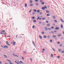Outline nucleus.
Returning a JSON list of instances; mask_svg holds the SVG:
<instances>
[{
    "label": "nucleus",
    "mask_w": 64,
    "mask_h": 64,
    "mask_svg": "<svg viewBox=\"0 0 64 64\" xmlns=\"http://www.w3.org/2000/svg\"><path fill=\"white\" fill-rule=\"evenodd\" d=\"M4 57L6 58H8L7 56H6V55H4Z\"/></svg>",
    "instance_id": "obj_1"
},
{
    "label": "nucleus",
    "mask_w": 64,
    "mask_h": 64,
    "mask_svg": "<svg viewBox=\"0 0 64 64\" xmlns=\"http://www.w3.org/2000/svg\"><path fill=\"white\" fill-rule=\"evenodd\" d=\"M55 29L56 30H58V29H59V28L58 27H57L55 28Z\"/></svg>",
    "instance_id": "obj_2"
},
{
    "label": "nucleus",
    "mask_w": 64,
    "mask_h": 64,
    "mask_svg": "<svg viewBox=\"0 0 64 64\" xmlns=\"http://www.w3.org/2000/svg\"><path fill=\"white\" fill-rule=\"evenodd\" d=\"M58 36L59 37H60V36H61V34H59L58 35Z\"/></svg>",
    "instance_id": "obj_3"
},
{
    "label": "nucleus",
    "mask_w": 64,
    "mask_h": 64,
    "mask_svg": "<svg viewBox=\"0 0 64 64\" xmlns=\"http://www.w3.org/2000/svg\"><path fill=\"white\" fill-rule=\"evenodd\" d=\"M37 17H38V18H37V20H39V18H40V17H39V16H37Z\"/></svg>",
    "instance_id": "obj_4"
},
{
    "label": "nucleus",
    "mask_w": 64,
    "mask_h": 64,
    "mask_svg": "<svg viewBox=\"0 0 64 64\" xmlns=\"http://www.w3.org/2000/svg\"><path fill=\"white\" fill-rule=\"evenodd\" d=\"M39 37H40V39H42V37L40 35L39 36Z\"/></svg>",
    "instance_id": "obj_5"
},
{
    "label": "nucleus",
    "mask_w": 64,
    "mask_h": 64,
    "mask_svg": "<svg viewBox=\"0 0 64 64\" xmlns=\"http://www.w3.org/2000/svg\"><path fill=\"white\" fill-rule=\"evenodd\" d=\"M44 29L46 31H47V28L46 27L44 28Z\"/></svg>",
    "instance_id": "obj_6"
},
{
    "label": "nucleus",
    "mask_w": 64,
    "mask_h": 64,
    "mask_svg": "<svg viewBox=\"0 0 64 64\" xmlns=\"http://www.w3.org/2000/svg\"><path fill=\"white\" fill-rule=\"evenodd\" d=\"M19 63H21L22 64H23V62L21 60H20Z\"/></svg>",
    "instance_id": "obj_7"
},
{
    "label": "nucleus",
    "mask_w": 64,
    "mask_h": 64,
    "mask_svg": "<svg viewBox=\"0 0 64 64\" xmlns=\"http://www.w3.org/2000/svg\"><path fill=\"white\" fill-rule=\"evenodd\" d=\"M60 27L62 28V29H63V25H62V24H61L60 26Z\"/></svg>",
    "instance_id": "obj_8"
},
{
    "label": "nucleus",
    "mask_w": 64,
    "mask_h": 64,
    "mask_svg": "<svg viewBox=\"0 0 64 64\" xmlns=\"http://www.w3.org/2000/svg\"><path fill=\"white\" fill-rule=\"evenodd\" d=\"M52 18L53 19H55V18H56V17H55V16H52Z\"/></svg>",
    "instance_id": "obj_9"
},
{
    "label": "nucleus",
    "mask_w": 64,
    "mask_h": 64,
    "mask_svg": "<svg viewBox=\"0 0 64 64\" xmlns=\"http://www.w3.org/2000/svg\"><path fill=\"white\" fill-rule=\"evenodd\" d=\"M52 37H53V38H56L57 37V36H53Z\"/></svg>",
    "instance_id": "obj_10"
},
{
    "label": "nucleus",
    "mask_w": 64,
    "mask_h": 64,
    "mask_svg": "<svg viewBox=\"0 0 64 64\" xmlns=\"http://www.w3.org/2000/svg\"><path fill=\"white\" fill-rule=\"evenodd\" d=\"M46 12L47 13H49V11L47 10H46Z\"/></svg>",
    "instance_id": "obj_11"
},
{
    "label": "nucleus",
    "mask_w": 64,
    "mask_h": 64,
    "mask_svg": "<svg viewBox=\"0 0 64 64\" xmlns=\"http://www.w3.org/2000/svg\"><path fill=\"white\" fill-rule=\"evenodd\" d=\"M61 49H59L58 50L59 52H61Z\"/></svg>",
    "instance_id": "obj_12"
},
{
    "label": "nucleus",
    "mask_w": 64,
    "mask_h": 64,
    "mask_svg": "<svg viewBox=\"0 0 64 64\" xmlns=\"http://www.w3.org/2000/svg\"><path fill=\"white\" fill-rule=\"evenodd\" d=\"M5 32V31L4 30H3L0 33H2L3 32Z\"/></svg>",
    "instance_id": "obj_13"
},
{
    "label": "nucleus",
    "mask_w": 64,
    "mask_h": 64,
    "mask_svg": "<svg viewBox=\"0 0 64 64\" xmlns=\"http://www.w3.org/2000/svg\"><path fill=\"white\" fill-rule=\"evenodd\" d=\"M25 6L26 7H27V4H25Z\"/></svg>",
    "instance_id": "obj_14"
},
{
    "label": "nucleus",
    "mask_w": 64,
    "mask_h": 64,
    "mask_svg": "<svg viewBox=\"0 0 64 64\" xmlns=\"http://www.w3.org/2000/svg\"><path fill=\"white\" fill-rule=\"evenodd\" d=\"M43 37L44 38H47V36H44Z\"/></svg>",
    "instance_id": "obj_15"
},
{
    "label": "nucleus",
    "mask_w": 64,
    "mask_h": 64,
    "mask_svg": "<svg viewBox=\"0 0 64 64\" xmlns=\"http://www.w3.org/2000/svg\"><path fill=\"white\" fill-rule=\"evenodd\" d=\"M50 24H47V26H48V27H49V26H50Z\"/></svg>",
    "instance_id": "obj_16"
},
{
    "label": "nucleus",
    "mask_w": 64,
    "mask_h": 64,
    "mask_svg": "<svg viewBox=\"0 0 64 64\" xmlns=\"http://www.w3.org/2000/svg\"><path fill=\"white\" fill-rule=\"evenodd\" d=\"M35 5H36L38 6V5H39V4L38 3H36Z\"/></svg>",
    "instance_id": "obj_17"
},
{
    "label": "nucleus",
    "mask_w": 64,
    "mask_h": 64,
    "mask_svg": "<svg viewBox=\"0 0 64 64\" xmlns=\"http://www.w3.org/2000/svg\"><path fill=\"white\" fill-rule=\"evenodd\" d=\"M60 21H62V22H64V21L62 20V19H60Z\"/></svg>",
    "instance_id": "obj_18"
},
{
    "label": "nucleus",
    "mask_w": 64,
    "mask_h": 64,
    "mask_svg": "<svg viewBox=\"0 0 64 64\" xmlns=\"http://www.w3.org/2000/svg\"><path fill=\"white\" fill-rule=\"evenodd\" d=\"M42 10H45V8H44V7H43L42 8Z\"/></svg>",
    "instance_id": "obj_19"
},
{
    "label": "nucleus",
    "mask_w": 64,
    "mask_h": 64,
    "mask_svg": "<svg viewBox=\"0 0 64 64\" xmlns=\"http://www.w3.org/2000/svg\"><path fill=\"white\" fill-rule=\"evenodd\" d=\"M33 4H30V7H31V6H33Z\"/></svg>",
    "instance_id": "obj_20"
},
{
    "label": "nucleus",
    "mask_w": 64,
    "mask_h": 64,
    "mask_svg": "<svg viewBox=\"0 0 64 64\" xmlns=\"http://www.w3.org/2000/svg\"><path fill=\"white\" fill-rule=\"evenodd\" d=\"M33 11L35 12H36L37 11V10H33Z\"/></svg>",
    "instance_id": "obj_21"
},
{
    "label": "nucleus",
    "mask_w": 64,
    "mask_h": 64,
    "mask_svg": "<svg viewBox=\"0 0 64 64\" xmlns=\"http://www.w3.org/2000/svg\"><path fill=\"white\" fill-rule=\"evenodd\" d=\"M48 30H51V28H48Z\"/></svg>",
    "instance_id": "obj_22"
},
{
    "label": "nucleus",
    "mask_w": 64,
    "mask_h": 64,
    "mask_svg": "<svg viewBox=\"0 0 64 64\" xmlns=\"http://www.w3.org/2000/svg\"><path fill=\"white\" fill-rule=\"evenodd\" d=\"M57 58H58V59H59L60 58V56H57Z\"/></svg>",
    "instance_id": "obj_23"
},
{
    "label": "nucleus",
    "mask_w": 64,
    "mask_h": 64,
    "mask_svg": "<svg viewBox=\"0 0 64 64\" xmlns=\"http://www.w3.org/2000/svg\"><path fill=\"white\" fill-rule=\"evenodd\" d=\"M7 61H8V62H11V61L10 60H7Z\"/></svg>",
    "instance_id": "obj_24"
},
{
    "label": "nucleus",
    "mask_w": 64,
    "mask_h": 64,
    "mask_svg": "<svg viewBox=\"0 0 64 64\" xmlns=\"http://www.w3.org/2000/svg\"><path fill=\"white\" fill-rule=\"evenodd\" d=\"M4 47H6L7 48H8V46H5Z\"/></svg>",
    "instance_id": "obj_25"
},
{
    "label": "nucleus",
    "mask_w": 64,
    "mask_h": 64,
    "mask_svg": "<svg viewBox=\"0 0 64 64\" xmlns=\"http://www.w3.org/2000/svg\"><path fill=\"white\" fill-rule=\"evenodd\" d=\"M33 22H36V20H34L33 21Z\"/></svg>",
    "instance_id": "obj_26"
},
{
    "label": "nucleus",
    "mask_w": 64,
    "mask_h": 64,
    "mask_svg": "<svg viewBox=\"0 0 64 64\" xmlns=\"http://www.w3.org/2000/svg\"><path fill=\"white\" fill-rule=\"evenodd\" d=\"M6 44L7 45H9L10 46H11V45H10L7 43H6Z\"/></svg>",
    "instance_id": "obj_27"
},
{
    "label": "nucleus",
    "mask_w": 64,
    "mask_h": 64,
    "mask_svg": "<svg viewBox=\"0 0 64 64\" xmlns=\"http://www.w3.org/2000/svg\"><path fill=\"white\" fill-rule=\"evenodd\" d=\"M30 3H32L33 2L32 0H30Z\"/></svg>",
    "instance_id": "obj_28"
},
{
    "label": "nucleus",
    "mask_w": 64,
    "mask_h": 64,
    "mask_svg": "<svg viewBox=\"0 0 64 64\" xmlns=\"http://www.w3.org/2000/svg\"><path fill=\"white\" fill-rule=\"evenodd\" d=\"M51 57L52 58L53 57V55L52 54H51Z\"/></svg>",
    "instance_id": "obj_29"
},
{
    "label": "nucleus",
    "mask_w": 64,
    "mask_h": 64,
    "mask_svg": "<svg viewBox=\"0 0 64 64\" xmlns=\"http://www.w3.org/2000/svg\"><path fill=\"white\" fill-rule=\"evenodd\" d=\"M15 44H16V42H14V43L13 44V45H15Z\"/></svg>",
    "instance_id": "obj_30"
},
{
    "label": "nucleus",
    "mask_w": 64,
    "mask_h": 64,
    "mask_svg": "<svg viewBox=\"0 0 64 64\" xmlns=\"http://www.w3.org/2000/svg\"><path fill=\"white\" fill-rule=\"evenodd\" d=\"M42 34H44V32H42Z\"/></svg>",
    "instance_id": "obj_31"
},
{
    "label": "nucleus",
    "mask_w": 64,
    "mask_h": 64,
    "mask_svg": "<svg viewBox=\"0 0 64 64\" xmlns=\"http://www.w3.org/2000/svg\"><path fill=\"white\" fill-rule=\"evenodd\" d=\"M38 13H39L40 12V10H38L37 11Z\"/></svg>",
    "instance_id": "obj_32"
},
{
    "label": "nucleus",
    "mask_w": 64,
    "mask_h": 64,
    "mask_svg": "<svg viewBox=\"0 0 64 64\" xmlns=\"http://www.w3.org/2000/svg\"><path fill=\"white\" fill-rule=\"evenodd\" d=\"M44 2H42V5H44Z\"/></svg>",
    "instance_id": "obj_33"
},
{
    "label": "nucleus",
    "mask_w": 64,
    "mask_h": 64,
    "mask_svg": "<svg viewBox=\"0 0 64 64\" xmlns=\"http://www.w3.org/2000/svg\"><path fill=\"white\" fill-rule=\"evenodd\" d=\"M32 19H35V17H34L32 16Z\"/></svg>",
    "instance_id": "obj_34"
},
{
    "label": "nucleus",
    "mask_w": 64,
    "mask_h": 64,
    "mask_svg": "<svg viewBox=\"0 0 64 64\" xmlns=\"http://www.w3.org/2000/svg\"><path fill=\"white\" fill-rule=\"evenodd\" d=\"M44 7V9H45H45H47V6H45Z\"/></svg>",
    "instance_id": "obj_35"
},
{
    "label": "nucleus",
    "mask_w": 64,
    "mask_h": 64,
    "mask_svg": "<svg viewBox=\"0 0 64 64\" xmlns=\"http://www.w3.org/2000/svg\"><path fill=\"white\" fill-rule=\"evenodd\" d=\"M6 33L4 32L3 33V35H6Z\"/></svg>",
    "instance_id": "obj_36"
},
{
    "label": "nucleus",
    "mask_w": 64,
    "mask_h": 64,
    "mask_svg": "<svg viewBox=\"0 0 64 64\" xmlns=\"http://www.w3.org/2000/svg\"><path fill=\"white\" fill-rule=\"evenodd\" d=\"M32 43L35 46V44L34 43V42L32 41Z\"/></svg>",
    "instance_id": "obj_37"
},
{
    "label": "nucleus",
    "mask_w": 64,
    "mask_h": 64,
    "mask_svg": "<svg viewBox=\"0 0 64 64\" xmlns=\"http://www.w3.org/2000/svg\"><path fill=\"white\" fill-rule=\"evenodd\" d=\"M52 50H53L55 52V50H54V49L53 48H52Z\"/></svg>",
    "instance_id": "obj_38"
},
{
    "label": "nucleus",
    "mask_w": 64,
    "mask_h": 64,
    "mask_svg": "<svg viewBox=\"0 0 64 64\" xmlns=\"http://www.w3.org/2000/svg\"><path fill=\"white\" fill-rule=\"evenodd\" d=\"M54 26H52L51 27V29H54Z\"/></svg>",
    "instance_id": "obj_39"
},
{
    "label": "nucleus",
    "mask_w": 64,
    "mask_h": 64,
    "mask_svg": "<svg viewBox=\"0 0 64 64\" xmlns=\"http://www.w3.org/2000/svg\"><path fill=\"white\" fill-rule=\"evenodd\" d=\"M10 64H14V63H12V62H10Z\"/></svg>",
    "instance_id": "obj_40"
},
{
    "label": "nucleus",
    "mask_w": 64,
    "mask_h": 64,
    "mask_svg": "<svg viewBox=\"0 0 64 64\" xmlns=\"http://www.w3.org/2000/svg\"><path fill=\"white\" fill-rule=\"evenodd\" d=\"M63 45H62V44H60V47H61V46H62Z\"/></svg>",
    "instance_id": "obj_41"
},
{
    "label": "nucleus",
    "mask_w": 64,
    "mask_h": 64,
    "mask_svg": "<svg viewBox=\"0 0 64 64\" xmlns=\"http://www.w3.org/2000/svg\"><path fill=\"white\" fill-rule=\"evenodd\" d=\"M46 19V18H42V19L43 20H44V19Z\"/></svg>",
    "instance_id": "obj_42"
},
{
    "label": "nucleus",
    "mask_w": 64,
    "mask_h": 64,
    "mask_svg": "<svg viewBox=\"0 0 64 64\" xmlns=\"http://www.w3.org/2000/svg\"><path fill=\"white\" fill-rule=\"evenodd\" d=\"M47 16H50V14H47Z\"/></svg>",
    "instance_id": "obj_43"
},
{
    "label": "nucleus",
    "mask_w": 64,
    "mask_h": 64,
    "mask_svg": "<svg viewBox=\"0 0 64 64\" xmlns=\"http://www.w3.org/2000/svg\"><path fill=\"white\" fill-rule=\"evenodd\" d=\"M54 22H56V23L57 22V20H54Z\"/></svg>",
    "instance_id": "obj_44"
},
{
    "label": "nucleus",
    "mask_w": 64,
    "mask_h": 64,
    "mask_svg": "<svg viewBox=\"0 0 64 64\" xmlns=\"http://www.w3.org/2000/svg\"><path fill=\"white\" fill-rule=\"evenodd\" d=\"M40 2H43V1L42 0H40Z\"/></svg>",
    "instance_id": "obj_45"
},
{
    "label": "nucleus",
    "mask_w": 64,
    "mask_h": 64,
    "mask_svg": "<svg viewBox=\"0 0 64 64\" xmlns=\"http://www.w3.org/2000/svg\"><path fill=\"white\" fill-rule=\"evenodd\" d=\"M30 60L31 61H32V58H30Z\"/></svg>",
    "instance_id": "obj_46"
},
{
    "label": "nucleus",
    "mask_w": 64,
    "mask_h": 64,
    "mask_svg": "<svg viewBox=\"0 0 64 64\" xmlns=\"http://www.w3.org/2000/svg\"><path fill=\"white\" fill-rule=\"evenodd\" d=\"M16 55L15 54H13V55H14V56H16Z\"/></svg>",
    "instance_id": "obj_47"
},
{
    "label": "nucleus",
    "mask_w": 64,
    "mask_h": 64,
    "mask_svg": "<svg viewBox=\"0 0 64 64\" xmlns=\"http://www.w3.org/2000/svg\"><path fill=\"white\" fill-rule=\"evenodd\" d=\"M15 63H17V64H19V63H18L17 62H16V61H15Z\"/></svg>",
    "instance_id": "obj_48"
},
{
    "label": "nucleus",
    "mask_w": 64,
    "mask_h": 64,
    "mask_svg": "<svg viewBox=\"0 0 64 64\" xmlns=\"http://www.w3.org/2000/svg\"><path fill=\"white\" fill-rule=\"evenodd\" d=\"M35 1H36V2H38V0H35Z\"/></svg>",
    "instance_id": "obj_49"
},
{
    "label": "nucleus",
    "mask_w": 64,
    "mask_h": 64,
    "mask_svg": "<svg viewBox=\"0 0 64 64\" xmlns=\"http://www.w3.org/2000/svg\"><path fill=\"white\" fill-rule=\"evenodd\" d=\"M57 44H60V42H57Z\"/></svg>",
    "instance_id": "obj_50"
},
{
    "label": "nucleus",
    "mask_w": 64,
    "mask_h": 64,
    "mask_svg": "<svg viewBox=\"0 0 64 64\" xmlns=\"http://www.w3.org/2000/svg\"><path fill=\"white\" fill-rule=\"evenodd\" d=\"M50 42H52V40H50Z\"/></svg>",
    "instance_id": "obj_51"
},
{
    "label": "nucleus",
    "mask_w": 64,
    "mask_h": 64,
    "mask_svg": "<svg viewBox=\"0 0 64 64\" xmlns=\"http://www.w3.org/2000/svg\"><path fill=\"white\" fill-rule=\"evenodd\" d=\"M51 32H52V34H54V32H53V31H52Z\"/></svg>",
    "instance_id": "obj_52"
},
{
    "label": "nucleus",
    "mask_w": 64,
    "mask_h": 64,
    "mask_svg": "<svg viewBox=\"0 0 64 64\" xmlns=\"http://www.w3.org/2000/svg\"><path fill=\"white\" fill-rule=\"evenodd\" d=\"M49 37H50V36H49V35L48 36V38H49Z\"/></svg>",
    "instance_id": "obj_53"
},
{
    "label": "nucleus",
    "mask_w": 64,
    "mask_h": 64,
    "mask_svg": "<svg viewBox=\"0 0 64 64\" xmlns=\"http://www.w3.org/2000/svg\"><path fill=\"white\" fill-rule=\"evenodd\" d=\"M34 26H35L34 25L32 27V28H34Z\"/></svg>",
    "instance_id": "obj_54"
},
{
    "label": "nucleus",
    "mask_w": 64,
    "mask_h": 64,
    "mask_svg": "<svg viewBox=\"0 0 64 64\" xmlns=\"http://www.w3.org/2000/svg\"><path fill=\"white\" fill-rule=\"evenodd\" d=\"M54 33H56V32H57V31L56 30H54Z\"/></svg>",
    "instance_id": "obj_55"
},
{
    "label": "nucleus",
    "mask_w": 64,
    "mask_h": 64,
    "mask_svg": "<svg viewBox=\"0 0 64 64\" xmlns=\"http://www.w3.org/2000/svg\"><path fill=\"white\" fill-rule=\"evenodd\" d=\"M32 14L33 15H34L35 14V12H34L32 13Z\"/></svg>",
    "instance_id": "obj_56"
},
{
    "label": "nucleus",
    "mask_w": 64,
    "mask_h": 64,
    "mask_svg": "<svg viewBox=\"0 0 64 64\" xmlns=\"http://www.w3.org/2000/svg\"><path fill=\"white\" fill-rule=\"evenodd\" d=\"M62 53H64V51H62Z\"/></svg>",
    "instance_id": "obj_57"
},
{
    "label": "nucleus",
    "mask_w": 64,
    "mask_h": 64,
    "mask_svg": "<svg viewBox=\"0 0 64 64\" xmlns=\"http://www.w3.org/2000/svg\"><path fill=\"white\" fill-rule=\"evenodd\" d=\"M40 14H42V12H40Z\"/></svg>",
    "instance_id": "obj_58"
},
{
    "label": "nucleus",
    "mask_w": 64,
    "mask_h": 64,
    "mask_svg": "<svg viewBox=\"0 0 64 64\" xmlns=\"http://www.w3.org/2000/svg\"><path fill=\"white\" fill-rule=\"evenodd\" d=\"M22 59L23 60H24V58H23V57H22Z\"/></svg>",
    "instance_id": "obj_59"
},
{
    "label": "nucleus",
    "mask_w": 64,
    "mask_h": 64,
    "mask_svg": "<svg viewBox=\"0 0 64 64\" xmlns=\"http://www.w3.org/2000/svg\"><path fill=\"white\" fill-rule=\"evenodd\" d=\"M46 23H48V22H49L48 21H46Z\"/></svg>",
    "instance_id": "obj_60"
},
{
    "label": "nucleus",
    "mask_w": 64,
    "mask_h": 64,
    "mask_svg": "<svg viewBox=\"0 0 64 64\" xmlns=\"http://www.w3.org/2000/svg\"><path fill=\"white\" fill-rule=\"evenodd\" d=\"M31 11H32V10H31L29 12V13H30L31 12Z\"/></svg>",
    "instance_id": "obj_61"
},
{
    "label": "nucleus",
    "mask_w": 64,
    "mask_h": 64,
    "mask_svg": "<svg viewBox=\"0 0 64 64\" xmlns=\"http://www.w3.org/2000/svg\"><path fill=\"white\" fill-rule=\"evenodd\" d=\"M42 24L43 25H45V24L44 23H43Z\"/></svg>",
    "instance_id": "obj_62"
},
{
    "label": "nucleus",
    "mask_w": 64,
    "mask_h": 64,
    "mask_svg": "<svg viewBox=\"0 0 64 64\" xmlns=\"http://www.w3.org/2000/svg\"><path fill=\"white\" fill-rule=\"evenodd\" d=\"M42 18H39V20H41Z\"/></svg>",
    "instance_id": "obj_63"
},
{
    "label": "nucleus",
    "mask_w": 64,
    "mask_h": 64,
    "mask_svg": "<svg viewBox=\"0 0 64 64\" xmlns=\"http://www.w3.org/2000/svg\"><path fill=\"white\" fill-rule=\"evenodd\" d=\"M5 64H8L7 62H6L5 63Z\"/></svg>",
    "instance_id": "obj_64"
}]
</instances>
